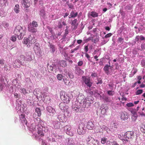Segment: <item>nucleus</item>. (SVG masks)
<instances>
[{
    "instance_id": "obj_42",
    "label": "nucleus",
    "mask_w": 145,
    "mask_h": 145,
    "mask_svg": "<svg viewBox=\"0 0 145 145\" xmlns=\"http://www.w3.org/2000/svg\"><path fill=\"white\" fill-rule=\"evenodd\" d=\"M66 3L70 8L72 9L74 7L72 3H69V1L67 2Z\"/></svg>"
},
{
    "instance_id": "obj_7",
    "label": "nucleus",
    "mask_w": 145,
    "mask_h": 145,
    "mask_svg": "<svg viewBox=\"0 0 145 145\" xmlns=\"http://www.w3.org/2000/svg\"><path fill=\"white\" fill-rule=\"evenodd\" d=\"M22 64L21 61L20 60L18 59L14 61L13 66L14 68L16 69L18 68H20Z\"/></svg>"
},
{
    "instance_id": "obj_47",
    "label": "nucleus",
    "mask_w": 145,
    "mask_h": 145,
    "mask_svg": "<svg viewBox=\"0 0 145 145\" xmlns=\"http://www.w3.org/2000/svg\"><path fill=\"white\" fill-rule=\"evenodd\" d=\"M21 121L23 124H25L26 125L27 123V121L25 118L21 120Z\"/></svg>"
},
{
    "instance_id": "obj_13",
    "label": "nucleus",
    "mask_w": 145,
    "mask_h": 145,
    "mask_svg": "<svg viewBox=\"0 0 145 145\" xmlns=\"http://www.w3.org/2000/svg\"><path fill=\"white\" fill-rule=\"evenodd\" d=\"M120 116L121 119L122 120H125L127 118V114L125 112H121Z\"/></svg>"
},
{
    "instance_id": "obj_21",
    "label": "nucleus",
    "mask_w": 145,
    "mask_h": 145,
    "mask_svg": "<svg viewBox=\"0 0 145 145\" xmlns=\"http://www.w3.org/2000/svg\"><path fill=\"white\" fill-rule=\"evenodd\" d=\"M75 143L72 139L69 138L68 140L67 145H74Z\"/></svg>"
},
{
    "instance_id": "obj_20",
    "label": "nucleus",
    "mask_w": 145,
    "mask_h": 145,
    "mask_svg": "<svg viewBox=\"0 0 145 145\" xmlns=\"http://www.w3.org/2000/svg\"><path fill=\"white\" fill-rule=\"evenodd\" d=\"M54 127L56 129H58L60 127V123L58 121H56L53 123Z\"/></svg>"
},
{
    "instance_id": "obj_63",
    "label": "nucleus",
    "mask_w": 145,
    "mask_h": 145,
    "mask_svg": "<svg viewBox=\"0 0 145 145\" xmlns=\"http://www.w3.org/2000/svg\"><path fill=\"white\" fill-rule=\"evenodd\" d=\"M42 145H48L43 140L42 141Z\"/></svg>"
},
{
    "instance_id": "obj_60",
    "label": "nucleus",
    "mask_w": 145,
    "mask_h": 145,
    "mask_svg": "<svg viewBox=\"0 0 145 145\" xmlns=\"http://www.w3.org/2000/svg\"><path fill=\"white\" fill-rule=\"evenodd\" d=\"M56 137L58 139H62L63 138V136L62 135H57L56 136Z\"/></svg>"
},
{
    "instance_id": "obj_52",
    "label": "nucleus",
    "mask_w": 145,
    "mask_h": 145,
    "mask_svg": "<svg viewBox=\"0 0 145 145\" xmlns=\"http://www.w3.org/2000/svg\"><path fill=\"white\" fill-rule=\"evenodd\" d=\"M108 94L110 95H113L114 94L113 92L112 91H108L107 92Z\"/></svg>"
},
{
    "instance_id": "obj_5",
    "label": "nucleus",
    "mask_w": 145,
    "mask_h": 145,
    "mask_svg": "<svg viewBox=\"0 0 145 145\" xmlns=\"http://www.w3.org/2000/svg\"><path fill=\"white\" fill-rule=\"evenodd\" d=\"M82 80L85 84L88 87L90 88L92 85V83L90 81L89 78H87L85 76H83L82 78Z\"/></svg>"
},
{
    "instance_id": "obj_35",
    "label": "nucleus",
    "mask_w": 145,
    "mask_h": 145,
    "mask_svg": "<svg viewBox=\"0 0 145 145\" xmlns=\"http://www.w3.org/2000/svg\"><path fill=\"white\" fill-rule=\"evenodd\" d=\"M31 25L35 27H37L38 26V24L37 22L34 21H33L31 24Z\"/></svg>"
},
{
    "instance_id": "obj_64",
    "label": "nucleus",
    "mask_w": 145,
    "mask_h": 145,
    "mask_svg": "<svg viewBox=\"0 0 145 145\" xmlns=\"http://www.w3.org/2000/svg\"><path fill=\"white\" fill-rule=\"evenodd\" d=\"M82 42V41L81 40H77V43L78 44H81Z\"/></svg>"
},
{
    "instance_id": "obj_3",
    "label": "nucleus",
    "mask_w": 145,
    "mask_h": 145,
    "mask_svg": "<svg viewBox=\"0 0 145 145\" xmlns=\"http://www.w3.org/2000/svg\"><path fill=\"white\" fill-rule=\"evenodd\" d=\"M60 94L61 99L64 103H66L67 104L69 103L70 101V98L67 94H66L65 92L61 91L60 92Z\"/></svg>"
},
{
    "instance_id": "obj_12",
    "label": "nucleus",
    "mask_w": 145,
    "mask_h": 145,
    "mask_svg": "<svg viewBox=\"0 0 145 145\" xmlns=\"http://www.w3.org/2000/svg\"><path fill=\"white\" fill-rule=\"evenodd\" d=\"M31 25V24H29L28 26V30L33 33H35L37 31V29Z\"/></svg>"
},
{
    "instance_id": "obj_51",
    "label": "nucleus",
    "mask_w": 145,
    "mask_h": 145,
    "mask_svg": "<svg viewBox=\"0 0 145 145\" xmlns=\"http://www.w3.org/2000/svg\"><path fill=\"white\" fill-rule=\"evenodd\" d=\"M126 105L128 107H130L133 106L134 105L132 103H129L127 104Z\"/></svg>"
},
{
    "instance_id": "obj_33",
    "label": "nucleus",
    "mask_w": 145,
    "mask_h": 145,
    "mask_svg": "<svg viewBox=\"0 0 145 145\" xmlns=\"http://www.w3.org/2000/svg\"><path fill=\"white\" fill-rule=\"evenodd\" d=\"M91 13V16L93 17H97L98 16V13L96 12H92Z\"/></svg>"
},
{
    "instance_id": "obj_37",
    "label": "nucleus",
    "mask_w": 145,
    "mask_h": 145,
    "mask_svg": "<svg viewBox=\"0 0 145 145\" xmlns=\"http://www.w3.org/2000/svg\"><path fill=\"white\" fill-rule=\"evenodd\" d=\"M107 139L106 137H103L101 139V142L102 144H105L107 140Z\"/></svg>"
},
{
    "instance_id": "obj_14",
    "label": "nucleus",
    "mask_w": 145,
    "mask_h": 145,
    "mask_svg": "<svg viewBox=\"0 0 145 145\" xmlns=\"http://www.w3.org/2000/svg\"><path fill=\"white\" fill-rule=\"evenodd\" d=\"M42 95L44 101L46 102L48 101H49L50 100V98L47 93H43Z\"/></svg>"
},
{
    "instance_id": "obj_34",
    "label": "nucleus",
    "mask_w": 145,
    "mask_h": 145,
    "mask_svg": "<svg viewBox=\"0 0 145 145\" xmlns=\"http://www.w3.org/2000/svg\"><path fill=\"white\" fill-rule=\"evenodd\" d=\"M64 76L61 74H58L57 76V79L59 80H61L63 79L64 78Z\"/></svg>"
},
{
    "instance_id": "obj_44",
    "label": "nucleus",
    "mask_w": 145,
    "mask_h": 145,
    "mask_svg": "<svg viewBox=\"0 0 145 145\" xmlns=\"http://www.w3.org/2000/svg\"><path fill=\"white\" fill-rule=\"evenodd\" d=\"M98 82L97 83V84H101L103 83V81L101 78H99L97 79Z\"/></svg>"
},
{
    "instance_id": "obj_56",
    "label": "nucleus",
    "mask_w": 145,
    "mask_h": 145,
    "mask_svg": "<svg viewBox=\"0 0 145 145\" xmlns=\"http://www.w3.org/2000/svg\"><path fill=\"white\" fill-rule=\"evenodd\" d=\"M84 49L85 52H87L88 51V46H85Z\"/></svg>"
},
{
    "instance_id": "obj_48",
    "label": "nucleus",
    "mask_w": 145,
    "mask_h": 145,
    "mask_svg": "<svg viewBox=\"0 0 145 145\" xmlns=\"http://www.w3.org/2000/svg\"><path fill=\"white\" fill-rule=\"evenodd\" d=\"M11 40L12 41L15 42L16 40V37L14 35H13L11 37Z\"/></svg>"
},
{
    "instance_id": "obj_49",
    "label": "nucleus",
    "mask_w": 145,
    "mask_h": 145,
    "mask_svg": "<svg viewBox=\"0 0 145 145\" xmlns=\"http://www.w3.org/2000/svg\"><path fill=\"white\" fill-rule=\"evenodd\" d=\"M5 63V60L3 59H0V64L2 66H3Z\"/></svg>"
},
{
    "instance_id": "obj_50",
    "label": "nucleus",
    "mask_w": 145,
    "mask_h": 145,
    "mask_svg": "<svg viewBox=\"0 0 145 145\" xmlns=\"http://www.w3.org/2000/svg\"><path fill=\"white\" fill-rule=\"evenodd\" d=\"M123 38L122 37H119L118 39V40L119 42L121 43H123Z\"/></svg>"
},
{
    "instance_id": "obj_31",
    "label": "nucleus",
    "mask_w": 145,
    "mask_h": 145,
    "mask_svg": "<svg viewBox=\"0 0 145 145\" xmlns=\"http://www.w3.org/2000/svg\"><path fill=\"white\" fill-rule=\"evenodd\" d=\"M45 11L44 9H41L40 11L39 14L40 16H41L42 17L44 16L45 15Z\"/></svg>"
},
{
    "instance_id": "obj_39",
    "label": "nucleus",
    "mask_w": 145,
    "mask_h": 145,
    "mask_svg": "<svg viewBox=\"0 0 145 145\" xmlns=\"http://www.w3.org/2000/svg\"><path fill=\"white\" fill-rule=\"evenodd\" d=\"M143 90L142 89H138L136 92L135 94L136 95H139L142 93Z\"/></svg>"
},
{
    "instance_id": "obj_17",
    "label": "nucleus",
    "mask_w": 145,
    "mask_h": 145,
    "mask_svg": "<svg viewBox=\"0 0 145 145\" xmlns=\"http://www.w3.org/2000/svg\"><path fill=\"white\" fill-rule=\"evenodd\" d=\"M110 68V65H106L103 68V70L105 71V73L107 74H108L109 73V69Z\"/></svg>"
},
{
    "instance_id": "obj_45",
    "label": "nucleus",
    "mask_w": 145,
    "mask_h": 145,
    "mask_svg": "<svg viewBox=\"0 0 145 145\" xmlns=\"http://www.w3.org/2000/svg\"><path fill=\"white\" fill-rule=\"evenodd\" d=\"M67 75L69 76V77L71 79L73 78L74 77V76L73 74L71 73L68 72L67 73Z\"/></svg>"
},
{
    "instance_id": "obj_24",
    "label": "nucleus",
    "mask_w": 145,
    "mask_h": 145,
    "mask_svg": "<svg viewBox=\"0 0 145 145\" xmlns=\"http://www.w3.org/2000/svg\"><path fill=\"white\" fill-rule=\"evenodd\" d=\"M78 14L77 12H75L74 11H72L71 12L70 14L69 15V18H73L76 17Z\"/></svg>"
},
{
    "instance_id": "obj_36",
    "label": "nucleus",
    "mask_w": 145,
    "mask_h": 145,
    "mask_svg": "<svg viewBox=\"0 0 145 145\" xmlns=\"http://www.w3.org/2000/svg\"><path fill=\"white\" fill-rule=\"evenodd\" d=\"M6 16V14L3 10H1L0 11V16L1 17H5Z\"/></svg>"
},
{
    "instance_id": "obj_25",
    "label": "nucleus",
    "mask_w": 145,
    "mask_h": 145,
    "mask_svg": "<svg viewBox=\"0 0 145 145\" xmlns=\"http://www.w3.org/2000/svg\"><path fill=\"white\" fill-rule=\"evenodd\" d=\"M60 65L63 67H65L67 66L66 61L62 60L60 62Z\"/></svg>"
},
{
    "instance_id": "obj_32",
    "label": "nucleus",
    "mask_w": 145,
    "mask_h": 145,
    "mask_svg": "<svg viewBox=\"0 0 145 145\" xmlns=\"http://www.w3.org/2000/svg\"><path fill=\"white\" fill-rule=\"evenodd\" d=\"M7 0H0V6H3L5 5Z\"/></svg>"
},
{
    "instance_id": "obj_4",
    "label": "nucleus",
    "mask_w": 145,
    "mask_h": 145,
    "mask_svg": "<svg viewBox=\"0 0 145 145\" xmlns=\"http://www.w3.org/2000/svg\"><path fill=\"white\" fill-rule=\"evenodd\" d=\"M134 137V133L131 131L127 132L125 134L122 139L124 141H129L130 139H133Z\"/></svg>"
},
{
    "instance_id": "obj_16",
    "label": "nucleus",
    "mask_w": 145,
    "mask_h": 145,
    "mask_svg": "<svg viewBox=\"0 0 145 145\" xmlns=\"http://www.w3.org/2000/svg\"><path fill=\"white\" fill-rule=\"evenodd\" d=\"M37 126L38 128L41 129L42 131H44L45 132H47L48 131V128L47 127H44L40 124H38Z\"/></svg>"
},
{
    "instance_id": "obj_54",
    "label": "nucleus",
    "mask_w": 145,
    "mask_h": 145,
    "mask_svg": "<svg viewBox=\"0 0 145 145\" xmlns=\"http://www.w3.org/2000/svg\"><path fill=\"white\" fill-rule=\"evenodd\" d=\"M83 64V61H79L78 63V66H81Z\"/></svg>"
},
{
    "instance_id": "obj_28",
    "label": "nucleus",
    "mask_w": 145,
    "mask_h": 145,
    "mask_svg": "<svg viewBox=\"0 0 145 145\" xmlns=\"http://www.w3.org/2000/svg\"><path fill=\"white\" fill-rule=\"evenodd\" d=\"M20 91L21 93H23L24 95H25L27 93V92L26 91V89L23 88H22L20 89Z\"/></svg>"
},
{
    "instance_id": "obj_29",
    "label": "nucleus",
    "mask_w": 145,
    "mask_h": 145,
    "mask_svg": "<svg viewBox=\"0 0 145 145\" xmlns=\"http://www.w3.org/2000/svg\"><path fill=\"white\" fill-rule=\"evenodd\" d=\"M38 133L41 137H43L44 136V134L43 131L39 128L38 129Z\"/></svg>"
},
{
    "instance_id": "obj_27",
    "label": "nucleus",
    "mask_w": 145,
    "mask_h": 145,
    "mask_svg": "<svg viewBox=\"0 0 145 145\" xmlns=\"http://www.w3.org/2000/svg\"><path fill=\"white\" fill-rule=\"evenodd\" d=\"M33 49L35 53H40V47H34Z\"/></svg>"
},
{
    "instance_id": "obj_23",
    "label": "nucleus",
    "mask_w": 145,
    "mask_h": 145,
    "mask_svg": "<svg viewBox=\"0 0 145 145\" xmlns=\"http://www.w3.org/2000/svg\"><path fill=\"white\" fill-rule=\"evenodd\" d=\"M66 103H61L59 105V107L61 110H65V108L66 105L65 104Z\"/></svg>"
},
{
    "instance_id": "obj_57",
    "label": "nucleus",
    "mask_w": 145,
    "mask_h": 145,
    "mask_svg": "<svg viewBox=\"0 0 145 145\" xmlns=\"http://www.w3.org/2000/svg\"><path fill=\"white\" fill-rule=\"evenodd\" d=\"M141 47L142 49H145V44L144 43H142L141 45Z\"/></svg>"
},
{
    "instance_id": "obj_55",
    "label": "nucleus",
    "mask_w": 145,
    "mask_h": 145,
    "mask_svg": "<svg viewBox=\"0 0 145 145\" xmlns=\"http://www.w3.org/2000/svg\"><path fill=\"white\" fill-rule=\"evenodd\" d=\"M57 27L59 28H61L62 27V25L61 24L60 22H59L58 24Z\"/></svg>"
},
{
    "instance_id": "obj_10",
    "label": "nucleus",
    "mask_w": 145,
    "mask_h": 145,
    "mask_svg": "<svg viewBox=\"0 0 145 145\" xmlns=\"http://www.w3.org/2000/svg\"><path fill=\"white\" fill-rule=\"evenodd\" d=\"M29 45V46H31L32 44L35 43L36 41V40L35 39L34 37H31L30 36L28 39Z\"/></svg>"
},
{
    "instance_id": "obj_41",
    "label": "nucleus",
    "mask_w": 145,
    "mask_h": 145,
    "mask_svg": "<svg viewBox=\"0 0 145 145\" xmlns=\"http://www.w3.org/2000/svg\"><path fill=\"white\" fill-rule=\"evenodd\" d=\"M27 60L28 61H31L32 60V58L31 56L30 55H28V56H27Z\"/></svg>"
},
{
    "instance_id": "obj_30",
    "label": "nucleus",
    "mask_w": 145,
    "mask_h": 145,
    "mask_svg": "<svg viewBox=\"0 0 145 145\" xmlns=\"http://www.w3.org/2000/svg\"><path fill=\"white\" fill-rule=\"evenodd\" d=\"M63 81L65 84L66 85H69L70 83V81L69 80H67V79L63 78Z\"/></svg>"
},
{
    "instance_id": "obj_11",
    "label": "nucleus",
    "mask_w": 145,
    "mask_h": 145,
    "mask_svg": "<svg viewBox=\"0 0 145 145\" xmlns=\"http://www.w3.org/2000/svg\"><path fill=\"white\" fill-rule=\"evenodd\" d=\"M77 132L79 135H82L85 133V131L84 127L80 125L77 129Z\"/></svg>"
},
{
    "instance_id": "obj_46",
    "label": "nucleus",
    "mask_w": 145,
    "mask_h": 145,
    "mask_svg": "<svg viewBox=\"0 0 145 145\" xmlns=\"http://www.w3.org/2000/svg\"><path fill=\"white\" fill-rule=\"evenodd\" d=\"M28 41V39H24L23 43L24 44H29Z\"/></svg>"
},
{
    "instance_id": "obj_61",
    "label": "nucleus",
    "mask_w": 145,
    "mask_h": 145,
    "mask_svg": "<svg viewBox=\"0 0 145 145\" xmlns=\"http://www.w3.org/2000/svg\"><path fill=\"white\" fill-rule=\"evenodd\" d=\"M39 46L40 45L39 43H36L35 44L34 47H40Z\"/></svg>"
},
{
    "instance_id": "obj_40",
    "label": "nucleus",
    "mask_w": 145,
    "mask_h": 145,
    "mask_svg": "<svg viewBox=\"0 0 145 145\" xmlns=\"http://www.w3.org/2000/svg\"><path fill=\"white\" fill-rule=\"evenodd\" d=\"M34 93L37 95L39 94L40 93V91H39V89L37 88L35 89L33 92Z\"/></svg>"
},
{
    "instance_id": "obj_9",
    "label": "nucleus",
    "mask_w": 145,
    "mask_h": 145,
    "mask_svg": "<svg viewBox=\"0 0 145 145\" xmlns=\"http://www.w3.org/2000/svg\"><path fill=\"white\" fill-rule=\"evenodd\" d=\"M47 110L49 112L50 115L51 116H53L55 113V110L54 109L50 106H47L46 108Z\"/></svg>"
},
{
    "instance_id": "obj_1",
    "label": "nucleus",
    "mask_w": 145,
    "mask_h": 145,
    "mask_svg": "<svg viewBox=\"0 0 145 145\" xmlns=\"http://www.w3.org/2000/svg\"><path fill=\"white\" fill-rule=\"evenodd\" d=\"M25 33V31L22 27L20 25L16 26L14 31V34L17 36V38L19 40L23 39Z\"/></svg>"
},
{
    "instance_id": "obj_2",
    "label": "nucleus",
    "mask_w": 145,
    "mask_h": 145,
    "mask_svg": "<svg viewBox=\"0 0 145 145\" xmlns=\"http://www.w3.org/2000/svg\"><path fill=\"white\" fill-rule=\"evenodd\" d=\"M88 145H99V141L97 140H95L90 136H87L85 139Z\"/></svg>"
},
{
    "instance_id": "obj_38",
    "label": "nucleus",
    "mask_w": 145,
    "mask_h": 145,
    "mask_svg": "<svg viewBox=\"0 0 145 145\" xmlns=\"http://www.w3.org/2000/svg\"><path fill=\"white\" fill-rule=\"evenodd\" d=\"M50 47L51 49H52V52H54L55 51V46L52 44H51L50 45Z\"/></svg>"
},
{
    "instance_id": "obj_59",
    "label": "nucleus",
    "mask_w": 145,
    "mask_h": 145,
    "mask_svg": "<svg viewBox=\"0 0 145 145\" xmlns=\"http://www.w3.org/2000/svg\"><path fill=\"white\" fill-rule=\"evenodd\" d=\"M107 145H113L112 142H110V141H108L107 142Z\"/></svg>"
},
{
    "instance_id": "obj_15",
    "label": "nucleus",
    "mask_w": 145,
    "mask_h": 145,
    "mask_svg": "<svg viewBox=\"0 0 145 145\" xmlns=\"http://www.w3.org/2000/svg\"><path fill=\"white\" fill-rule=\"evenodd\" d=\"M94 127V124L91 121H89L87 123V127L89 129H92Z\"/></svg>"
},
{
    "instance_id": "obj_22",
    "label": "nucleus",
    "mask_w": 145,
    "mask_h": 145,
    "mask_svg": "<svg viewBox=\"0 0 145 145\" xmlns=\"http://www.w3.org/2000/svg\"><path fill=\"white\" fill-rule=\"evenodd\" d=\"M14 11L16 13H18L20 11L19 6L18 4H16L14 8Z\"/></svg>"
},
{
    "instance_id": "obj_18",
    "label": "nucleus",
    "mask_w": 145,
    "mask_h": 145,
    "mask_svg": "<svg viewBox=\"0 0 145 145\" xmlns=\"http://www.w3.org/2000/svg\"><path fill=\"white\" fill-rule=\"evenodd\" d=\"M77 20L76 19L72 21V27H73L74 26L73 28V29H75L77 28L78 24H77Z\"/></svg>"
},
{
    "instance_id": "obj_53",
    "label": "nucleus",
    "mask_w": 145,
    "mask_h": 145,
    "mask_svg": "<svg viewBox=\"0 0 145 145\" xmlns=\"http://www.w3.org/2000/svg\"><path fill=\"white\" fill-rule=\"evenodd\" d=\"M112 35V34L111 33H109L106 35L105 36V37L106 38H108L110 37Z\"/></svg>"
},
{
    "instance_id": "obj_26",
    "label": "nucleus",
    "mask_w": 145,
    "mask_h": 145,
    "mask_svg": "<svg viewBox=\"0 0 145 145\" xmlns=\"http://www.w3.org/2000/svg\"><path fill=\"white\" fill-rule=\"evenodd\" d=\"M35 112L37 113L38 116H40L41 115V112L40 108H36L35 109Z\"/></svg>"
},
{
    "instance_id": "obj_19",
    "label": "nucleus",
    "mask_w": 145,
    "mask_h": 145,
    "mask_svg": "<svg viewBox=\"0 0 145 145\" xmlns=\"http://www.w3.org/2000/svg\"><path fill=\"white\" fill-rule=\"evenodd\" d=\"M91 102L90 100H89V98H87L84 100V106L85 107L86 106V105H89V104H91Z\"/></svg>"
},
{
    "instance_id": "obj_6",
    "label": "nucleus",
    "mask_w": 145,
    "mask_h": 145,
    "mask_svg": "<svg viewBox=\"0 0 145 145\" xmlns=\"http://www.w3.org/2000/svg\"><path fill=\"white\" fill-rule=\"evenodd\" d=\"M71 127L70 125H67L64 127V130L65 132L70 136H72L73 135V133L71 132Z\"/></svg>"
},
{
    "instance_id": "obj_62",
    "label": "nucleus",
    "mask_w": 145,
    "mask_h": 145,
    "mask_svg": "<svg viewBox=\"0 0 145 145\" xmlns=\"http://www.w3.org/2000/svg\"><path fill=\"white\" fill-rule=\"evenodd\" d=\"M112 143L113 145H119V144L116 141H113L112 142Z\"/></svg>"
},
{
    "instance_id": "obj_43",
    "label": "nucleus",
    "mask_w": 145,
    "mask_h": 145,
    "mask_svg": "<svg viewBox=\"0 0 145 145\" xmlns=\"http://www.w3.org/2000/svg\"><path fill=\"white\" fill-rule=\"evenodd\" d=\"M20 118L21 120L25 118V115L23 114H21L20 116Z\"/></svg>"
},
{
    "instance_id": "obj_8",
    "label": "nucleus",
    "mask_w": 145,
    "mask_h": 145,
    "mask_svg": "<svg viewBox=\"0 0 145 145\" xmlns=\"http://www.w3.org/2000/svg\"><path fill=\"white\" fill-rule=\"evenodd\" d=\"M21 3L22 5L26 8H28L30 6V2L28 0H21Z\"/></svg>"
},
{
    "instance_id": "obj_58",
    "label": "nucleus",
    "mask_w": 145,
    "mask_h": 145,
    "mask_svg": "<svg viewBox=\"0 0 145 145\" xmlns=\"http://www.w3.org/2000/svg\"><path fill=\"white\" fill-rule=\"evenodd\" d=\"M89 40H92V42H93L94 43H96V40L95 39H93L92 38V37H90L89 38Z\"/></svg>"
}]
</instances>
